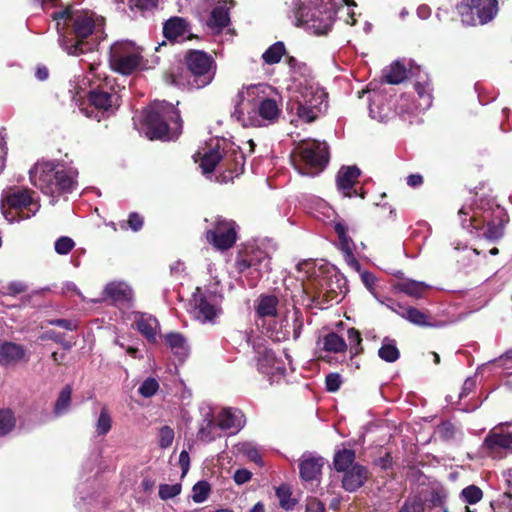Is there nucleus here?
<instances>
[{"mask_svg":"<svg viewBox=\"0 0 512 512\" xmlns=\"http://www.w3.org/2000/svg\"><path fill=\"white\" fill-rule=\"evenodd\" d=\"M291 319H292V324H291L292 337L294 340H297L301 335V331H302V327H303V318H302L301 313L298 310H294L291 315ZM287 326L290 327V325L288 323H287Z\"/></svg>","mask_w":512,"mask_h":512,"instance_id":"obj_52","label":"nucleus"},{"mask_svg":"<svg viewBox=\"0 0 512 512\" xmlns=\"http://www.w3.org/2000/svg\"><path fill=\"white\" fill-rule=\"evenodd\" d=\"M299 278L304 281L305 279L311 282L318 294V297H325L327 301L340 302L344 297L345 291L340 286H337V291L333 285L331 278L328 276V268L325 265H318L314 260H304L297 265Z\"/></svg>","mask_w":512,"mask_h":512,"instance_id":"obj_8","label":"nucleus"},{"mask_svg":"<svg viewBox=\"0 0 512 512\" xmlns=\"http://www.w3.org/2000/svg\"><path fill=\"white\" fill-rule=\"evenodd\" d=\"M462 22L466 25L486 24L498 12L497 0H462L458 5Z\"/></svg>","mask_w":512,"mask_h":512,"instance_id":"obj_14","label":"nucleus"},{"mask_svg":"<svg viewBox=\"0 0 512 512\" xmlns=\"http://www.w3.org/2000/svg\"><path fill=\"white\" fill-rule=\"evenodd\" d=\"M2 213L9 222L29 219L40 209L36 193L27 188H14L2 195Z\"/></svg>","mask_w":512,"mask_h":512,"instance_id":"obj_6","label":"nucleus"},{"mask_svg":"<svg viewBox=\"0 0 512 512\" xmlns=\"http://www.w3.org/2000/svg\"><path fill=\"white\" fill-rule=\"evenodd\" d=\"M276 496L282 508L289 510L295 506V501L291 498V491L288 486L281 485L276 489Z\"/></svg>","mask_w":512,"mask_h":512,"instance_id":"obj_46","label":"nucleus"},{"mask_svg":"<svg viewBox=\"0 0 512 512\" xmlns=\"http://www.w3.org/2000/svg\"><path fill=\"white\" fill-rule=\"evenodd\" d=\"M220 430L229 431L231 434L238 432L243 427V415L238 410L224 408L217 416Z\"/></svg>","mask_w":512,"mask_h":512,"instance_id":"obj_26","label":"nucleus"},{"mask_svg":"<svg viewBox=\"0 0 512 512\" xmlns=\"http://www.w3.org/2000/svg\"><path fill=\"white\" fill-rule=\"evenodd\" d=\"M343 488L353 492L359 489L367 479V470L365 467L355 464L350 469L344 471Z\"/></svg>","mask_w":512,"mask_h":512,"instance_id":"obj_29","label":"nucleus"},{"mask_svg":"<svg viewBox=\"0 0 512 512\" xmlns=\"http://www.w3.org/2000/svg\"><path fill=\"white\" fill-rule=\"evenodd\" d=\"M104 294L113 303H123L131 300L132 289L124 282H112L106 285Z\"/></svg>","mask_w":512,"mask_h":512,"instance_id":"obj_30","label":"nucleus"},{"mask_svg":"<svg viewBox=\"0 0 512 512\" xmlns=\"http://www.w3.org/2000/svg\"><path fill=\"white\" fill-rule=\"evenodd\" d=\"M112 427V417L106 407H102L95 424V431L98 436L108 434Z\"/></svg>","mask_w":512,"mask_h":512,"instance_id":"obj_42","label":"nucleus"},{"mask_svg":"<svg viewBox=\"0 0 512 512\" xmlns=\"http://www.w3.org/2000/svg\"><path fill=\"white\" fill-rule=\"evenodd\" d=\"M355 452L351 449L338 451L334 456V467L337 471H346L354 464Z\"/></svg>","mask_w":512,"mask_h":512,"instance_id":"obj_37","label":"nucleus"},{"mask_svg":"<svg viewBox=\"0 0 512 512\" xmlns=\"http://www.w3.org/2000/svg\"><path fill=\"white\" fill-rule=\"evenodd\" d=\"M347 335L351 351L353 352V354H358L360 351V344L362 341L360 333L356 329L350 328L347 331Z\"/></svg>","mask_w":512,"mask_h":512,"instance_id":"obj_53","label":"nucleus"},{"mask_svg":"<svg viewBox=\"0 0 512 512\" xmlns=\"http://www.w3.org/2000/svg\"><path fill=\"white\" fill-rule=\"evenodd\" d=\"M77 177H78V171L76 168L72 166L66 165V194L72 193L77 189L78 183H77Z\"/></svg>","mask_w":512,"mask_h":512,"instance_id":"obj_51","label":"nucleus"},{"mask_svg":"<svg viewBox=\"0 0 512 512\" xmlns=\"http://www.w3.org/2000/svg\"><path fill=\"white\" fill-rule=\"evenodd\" d=\"M259 354L257 360L259 372L266 375L270 383L279 382L285 376L287 366L291 365L290 357L285 354L284 358H277L272 350L266 348Z\"/></svg>","mask_w":512,"mask_h":512,"instance_id":"obj_18","label":"nucleus"},{"mask_svg":"<svg viewBox=\"0 0 512 512\" xmlns=\"http://www.w3.org/2000/svg\"><path fill=\"white\" fill-rule=\"evenodd\" d=\"M407 76L406 69L399 62L391 64L384 74V78L389 84H399Z\"/></svg>","mask_w":512,"mask_h":512,"instance_id":"obj_41","label":"nucleus"},{"mask_svg":"<svg viewBox=\"0 0 512 512\" xmlns=\"http://www.w3.org/2000/svg\"><path fill=\"white\" fill-rule=\"evenodd\" d=\"M285 52L284 43L276 42L262 54V59L266 64L273 65L280 62Z\"/></svg>","mask_w":512,"mask_h":512,"instance_id":"obj_40","label":"nucleus"},{"mask_svg":"<svg viewBox=\"0 0 512 512\" xmlns=\"http://www.w3.org/2000/svg\"><path fill=\"white\" fill-rule=\"evenodd\" d=\"M505 212L499 207H489L486 209L477 208L473 211L469 219V225H466V220H461L464 228L472 227L476 231L483 230L481 235L488 240H497L502 237ZM480 236V234H478Z\"/></svg>","mask_w":512,"mask_h":512,"instance_id":"obj_9","label":"nucleus"},{"mask_svg":"<svg viewBox=\"0 0 512 512\" xmlns=\"http://www.w3.org/2000/svg\"><path fill=\"white\" fill-rule=\"evenodd\" d=\"M164 36L172 41H185L192 37L187 21L181 17H172L163 27Z\"/></svg>","mask_w":512,"mask_h":512,"instance_id":"obj_23","label":"nucleus"},{"mask_svg":"<svg viewBox=\"0 0 512 512\" xmlns=\"http://www.w3.org/2000/svg\"><path fill=\"white\" fill-rule=\"evenodd\" d=\"M360 176V170L356 166L342 167L336 177L337 188L345 197L357 195L355 184Z\"/></svg>","mask_w":512,"mask_h":512,"instance_id":"obj_21","label":"nucleus"},{"mask_svg":"<svg viewBox=\"0 0 512 512\" xmlns=\"http://www.w3.org/2000/svg\"><path fill=\"white\" fill-rule=\"evenodd\" d=\"M142 119L141 133L150 140H173L182 131L179 111L166 101H154L143 111Z\"/></svg>","mask_w":512,"mask_h":512,"instance_id":"obj_5","label":"nucleus"},{"mask_svg":"<svg viewBox=\"0 0 512 512\" xmlns=\"http://www.w3.org/2000/svg\"><path fill=\"white\" fill-rule=\"evenodd\" d=\"M159 0H129L131 9L151 10L156 8Z\"/></svg>","mask_w":512,"mask_h":512,"instance_id":"obj_55","label":"nucleus"},{"mask_svg":"<svg viewBox=\"0 0 512 512\" xmlns=\"http://www.w3.org/2000/svg\"><path fill=\"white\" fill-rule=\"evenodd\" d=\"M482 449L494 458L512 454V421L494 426L486 435Z\"/></svg>","mask_w":512,"mask_h":512,"instance_id":"obj_16","label":"nucleus"},{"mask_svg":"<svg viewBox=\"0 0 512 512\" xmlns=\"http://www.w3.org/2000/svg\"><path fill=\"white\" fill-rule=\"evenodd\" d=\"M401 317L416 326L440 327L441 324L431 321L430 316L415 307H408V310H401Z\"/></svg>","mask_w":512,"mask_h":512,"instance_id":"obj_33","label":"nucleus"},{"mask_svg":"<svg viewBox=\"0 0 512 512\" xmlns=\"http://www.w3.org/2000/svg\"><path fill=\"white\" fill-rule=\"evenodd\" d=\"M378 355L382 360L392 363L399 358L400 352L396 347V343L394 340L384 338V340L382 341V346L378 351Z\"/></svg>","mask_w":512,"mask_h":512,"instance_id":"obj_38","label":"nucleus"},{"mask_svg":"<svg viewBox=\"0 0 512 512\" xmlns=\"http://www.w3.org/2000/svg\"><path fill=\"white\" fill-rule=\"evenodd\" d=\"M415 91L417 93V100L413 107L409 108L410 112H424L432 105V88L428 80L423 82L418 81L415 83Z\"/></svg>","mask_w":512,"mask_h":512,"instance_id":"obj_28","label":"nucleus"},{"mask_svg":"<svg viewBox=\"0 0 512 512\" xmlns=\"http://www.w3.org/2000/svg\"><path fill=\"white\" fill-rule=\"evenodd\" d=\"M300 6L295 10L296 25L314 35L326 34L332 27L334 17L337 13L345 10L351 21L355 24L350 6L355 3L350 0H300Z\"/></svg>","mask_w":512,"mask_h":512,"instance_id":"obj_4","label":"nucleus"},{"mask_svg":"<svg viewBox=\"0 0 512 512\" xmlns=\"http://www.w3.org/2000/svg\"><path fill=\"white\" fill-rule=\"evenodd\" d=\"M238 230L234 220L217 216L206 230V239L216 250L226 251L236 243Z\"/></svg>","mask_w":512,"mask_h":512,"instance_id":"obj_15","label":"nucleus"},{"mask_svg":"<svg viewBox=\"0 0 512 512\" xmlns=\"http://www.w3.org/2000/svg\"><path fill=\"white\" fill-rule=\"evenodd\" d=\"M460 497L465 503L473 505L481 501L483 492L478 486L469 485L461 491Z\"/></svg>","mask_w":512,"mask_h":512,"instance_id":"obj_43","label":"nucleus"},{"mask_svg":"<svg viewBox=\"0 0 512 512\" xmlns=\"http://www.w3.org/2000/svg\"><path fill=\"white\" fill-rule=\"evenodd\" d=\"M15 417L10 410L0 409V436L9 433L15 426Z\"/></svg>","mask_w":512,"mask_h":512,"instance_id":"obj_44","label":"nucleus"},{"mask_svg":"<svg viewBox=\"0 0 512 512\" xmlns=\"http://www.w3.org/2000/svg\"><path fill=\"white\" fill-rule=\"evenodd\" d=\"M288 67V109L302 121L311 123L326 112L328 95L313 79L305 63L289 57Z\"/></svg>","mask_w":512,"mask_h":512,"instance_id":"obj_1","label":"nucleus"},{"mask_svg":"<svg viewBox=\"0 0 512 512\" xmlns=\"http://www.w3.org/2000/svg\"><path fill=\"white\" fill-rule=\"evenodd\" d=\"M186 62L190 73L187 85L190 88H203L212 82L216 64L211 56L203 51L194 50L187 54Z\"/></svg>","mask_w":512,"mask_h":512,"instance_id":"obj_12","label":"nucleus"},{"mask_svg":"<svg viewBox=\"0 0 512 512\" xmlns=\"http://www.w3.org/2000/svg\"><path fill=\"white\" fill-rule=\"evenodd\" d=\"M134 325L148 341H156L159 332V323L155 317L149 314H137Z\"/></svg>","mask_w":512,"mask_h":512,"instance_id":"obj_27","label":"nucleus"},{"mask_svg":"<svg viewBox=\"0 0 512 512\" xmlns=\"http://www.w3.org/2000/svg\"><path fill=\"white\" fill-rule=\"evenodd\" d=\"M323 349L328 352L340 353L347 348L345 340L336 333H329L322 339Z\"/></svg>","mask_w":512,"mask_h":512,"instance_id":"obj_36","label":"nucleus"},{"mask_svg":"<svg viewBox=\"0 0 512 512\" xmlns=\"http://www.w3.org/2000/svg\"><path fill=\"white\" fill-rule=\"evenodd\" d=\"M323 465L324 458L311 453L303 454L299 464L301 478L306 482L317 480Z\"/></svg>","mask_w":512,"mask_h":512,"instance_id":"obj_24","label":"nucleus"},{"mask_svg":"<svg viewBox=\"0 0 512 512\" xmlns=\"http://www.w3.org/2000/svg\"><path fill=\"white\" fill-rule=\"evenodd\" d=\"M164 340L172 353L179 359H184L190 352L186 338L178 332H170L164 336Z\"/></svg>","mask_w":512,"mask_h":512,"instance_id":"obj_31","label":"nucleus"},{"mask_svg":"<svg viewBox=\"0 0 512 512\" xmlns=\"http://www.w3.org/2000/svg\"><path fill=\"white\" fill-rule=\"evenodd\" d=\"M219 141H216L215 146L212 144L208 147L201 148L194 155L195 162L199 163L203 174H209L214 171L217 164L222 159V154L219 151Z\"/></svg>","mask_w":512,"mask_h":512,"instance_id":"obj_22","label":"nucleus"},{"mask_svg":"<svg viewBox=\"0 0 512 512\" xmlns=\"http://www.w3.org/2000/svg\"><path fill=\"white\" fill-rule=\"evenodd\" d=\"M179 465L182 469V477L185 476L190 467V457L187 451L183 450L179 455Z\"/></svg>","mask_w":512,"mask_h":512,"instance_id":"obj_64","label":"nucleus"},{"mask_svg":"<svg viewBox=\"0 0 512 512\" xmlns=\"http://www.w3.org/2000/svg\"><path fill=\"white\" fill-rule=\"evenodd\" d=\"M326 388L329 392H336L342 383L341 376L337 373H330L326 376Z\"/></svg>","mask_w":512,"mask_h":512,"instance_id":"obj_56","label":"nucleus"},{"mask_svg":"<svg viewBox=\"0 0 512 512\" xmlns=\"http://www.w3.org/2000/svg\"><path fill=\"white\" fill-rule=\"evenodd\" d=\"M360 276H361V280H362L363 284L365 285V287L371 293H374L373 290H374V285H375V282H376L375 276L372 273H369L367 271L361 272Z\"/></svg>","mask_w":512,"mask_h":512,"instance_id":"obj_59","label":"nucleus"},{"mask_svg":"<svg viewBox=\"0 0 512 512\" xmlns=\"http://www.w3.org/2000/svg\"><path fill=\"white\" fill-rule=\"evenodd\" d=\"M305 512H325V506L319 500L312 498L307 501Z\"/></svg>","mask_w":512,"mask_h":512,"instance_id":"obj_61","label":"nucleus"},{"mask_svg":"<svg viewBox=\"0 0 512 512\" xmlns=\"http://www.w3.org/2000/svg\"><path fill=\"white\" fill-rule=\"evenodd\" d=\"M27 290V287L22 282H12L7 286V293L9 295L15 296L17 294L23 293Z\"/></svg>","mask_w":512,"mask_h":512,"instance_id":"obj_63","label":"nucleus"},{"mask_svg":"<svg viewBox=\"0 0 512 512\" xmlns=\"http://www.w3.org/2000/svg\"><path fill=\"white\" fill-rule=\"evenodd\" d=\"M141 49L131 41H117L110 48V66L123 75L137 70L141 65Z\"/></svg>","mask_w":512,"mask_h":512,"instance_id":"obj_13","label":"nucleus"},{"mask_svg":"<svg viewBox=\"0 0 512 512\" xmlns=\"http://www.w3.org/2000/svg\"><path fill=\"white\" fill-rule=\"evenodd\" d=\"M252 477V474L250 471L246 470V469H238L235 473H234V481L237 483V484H244L246 482H248Z\"/></svg>","mask_w":512,"mask_h":512,"instance_id":"obj_62","label":"nucleus"},{"mask_svg":"<svg viewBox=\"0 0 512 512\" xmlns=\"http://www.w3.org/2000/svg\"><path fill=\"white\" fill-rule=\"evenodd\" d=\"M343 254L345 262L348 264V266L357 272H361V265L355 258L354 251L345 252Z\"/></svg>","mask_w":512,"mask_h":512,"instance_id":"obj_60","label":"nucleus"},{"mask_svg":"<svg viewBox=\"0 0 512 512\" xmlns=\"http://www.w3.org/2000/svg\"><path fill=\"white\" fill-rule=\"evenodd\" d=\"M430 286L424 282L406 279L397 284V289L415 299L424 297Z\"/></svg>","mask_w":512,"mask_h":512,"instance_id":"obj_34","label":"nucleus"},{"mask_svg":"<svg viewBox=\"0 0 512 512\" xmlns=\"http://www.w3.org/2000/svg\"><path fill=\"white\" fill-rule=\"evenodd\" d=\"M174 430L170 426H162L158 431V444L160 448L167 449L174 441Z\"/></svg>","mask_w":512,"mask_h":512,"instance_id":"obj_47","label":"nucleus"},{"mask_svg":"<svg viewBox=\"0 0 512 512\" xmlns=\"http://www.w3.org/2000/svg\"><path fill=\"white\" fill-rule=\"evenodd\" d=\"M71 27L66 37V54L80 56L93 52L102 39L104 18L92 11L74 10L66 5V27Z\"/></svg>","mask_w":512,"mask_h":512,"instance_id":"obj_3","label":"nucleus"},{"mask_svg":"<svg viewBox=\"0 0 512 512\" xmlns=\"http://www.w3.org/2000/svg\"><path fill=\"white\" fill-rule=\"evenodd\" d=\"M88 95L89 102L96 112H94V110L89 111L85 108H80L87 117H93L100 121V114H111L117 106L118 96L116 94L102 90H91Z\"/></svg>","mask_w":512,"mask_h":512,"instance_id":"obj_19","label":"nucleus"},{"mask_svg":"<svg viewBox=\"0 0 512 512\" xmlns=\"http://www.w3.org/2000/svg\"><path fill=\"white\" fill-rule=\"evenodd\" d=\"M243 452L251 461L255 462L256 464L260 466L263 464L261 455L259 454L257 449L251 446L250 444L243 445Z\"/></svg>","mask_w":512,"mask_h":512,"instance_id":"obj_57","label":"nucleus"},{"mask_svg":"<svg viewBox=\"0 0 512 512\" xmlns=\"http://www.w3.org/2000/svg\"><path fill=\"white\" fill-rule=\"evenodd\" d=\"M281 97L267 84L243 86L237 93L233 117L243 127H268L280 117Z\"/></svg>","mask_w":512,"mask_h":512,"instance_id":"obj_2","label":"nucleus"},{"mask_svg":"<svg viewBox=\"0 0 512 512\" xmlns=\"http://www.w3.org/2000/svg\"><path fill=\"white\" fill-rule=\"evenodd\" d=\"M369 113L371 118L376 119L380 122H384L388 120L390 111L388 108H385L384 106H380L376 103L375 100H372V102L369 105Z\"/></svg>","mask_w":512,"mask_h":512,"instance_id":"obj_50","label":"nucleus"},{"mask_svg":"<svg viewBox=\"0 0 512 512\" xmlns=\"http://www.w3.org/2000/svg\"><path fill=\"white\" fill-rule=\"evenodd\" d=\"M236 266L239 272L246 270L257 272L259 275L271 270V253L265 244L246 247L239 253Z\"/></svg>","mask_w":512,"mask_h":512,"instance_id":"obj_17","label":"nucleus"},{"mask_svg":"<svg viewBox=\"0 0 512 512\" xmlns=\"http://www.w3.org/2000/svg\"><path fill=\"white\" fill-rule=\"evenodd\" d=\"M334 230L338 236L339 248L345 253L349 251L355 250L354 241L347 234V227L342 222H336L334 225Z\"/></svg>","mask_w":512,"mask_h":512,"instance_id":"obj_39","label":"nucleus"},{"mask_svg":"<svg viewBox=\"0 0 512 512\" xmlns=\"http://www.w3.org/2000/svg\"><path fill=\"white\" fill-rule=\"evenodd\" d=\"M159 389V384L155 378H147L140 385L138 392L141 396L145 398L152 397L156 394Z\"/></svg>","mask_w":512,"mask_h":512,"instance_id":"obj_48","label":"nucleus"},{"mask_svg":"<svg viewBox=\"0 0 512 512\" xmlns=\"http://www.w3.org/2000/svg\"><path fill=\"white\" fill-rule=\"evenodd\" d=\"M304 168L297 167L301 175L314 176L328 163V146L325 142L308 140L299 143L295 149Z\"/></svg>","mask_w":512,"mask_h":512,"instance_id":"obj_11","label":"nucleus"},{"mask_svg":"<svg viewBox=\"0 0 512 512\" xmlns=\"http://www.w3.org/2000/svg\"><path fill=\"white\" fill-rule=\"evenodd\" d=\"M234 5L233 1H223L220 2L210 14V17L207 21L208 27H210L215 32H220L223 28H225L229 22V9Z\"/></svg>","mask_w":512,"mask_h":512,"instance_id":"obj_25","label":"nucleus"},{"mask_svg":"<svg viewBox=\"0 0 512 512\" xmlns=\"http://www.w3.org/2000/svg\"><path fill=\"white\" fill-rule=\"evenodd\" d=\"M31 183L44 194L50 195L52 203L64 193V165L57 162H38L29 171Z\"/></svg>","mask_w":512,"mask_h":512,"instance_id":"obj_7","label":"nucleus"},{"mask_svg":"<svg viewBox=\"0 0 512 512\" xmlns=\"http://www.w3.org/2000/svg\"><path fill=\"white\" fill-rule=\"evenodd\" d=\"M24 357V349L21 345L4 342L0 345V365L7 366L17 363Z\"/></svg>","mask_w":512,"mask_h":512,"instance_id":"obj_32","label":"nucleus"},{"mask_svg":"<svg viewBox=\"0 0 512 512\" xmlns=\"http://www.w3.org/2000/svg\"><path fill=\"white\" fill-rule=\"evenodd\" d=\"M399 512H424L423 502L418 498L407 500Z\"/></svg>","mask_w":512,"mask_h":512,"instance_id":"obj_54","label":"nucleus"},{"mask_svg":"<svg viewBox=\"0 0 512 512\" xmlns=\"http://www.w3.org/2000/svg\"><path fill=\"white\" fill-rule=\"evenodd\" d=\"M209 493V483L206 481H199L192 488V499L195 503H202L208 498Z\"/></svg>","mask_w":512,"mask_h":512,"instance_id":"obj_45","label":"nucleus"},{"mask_svg":"<svg viewBox=\"0 0 512 512\" xmlns=\"http://www.w3.org/2000/svg\"><path fill=\"white\" fill-rule=\"evenodd\" d=\"M202 420L199 424L197 437L199 440L209 443L221 437L219 422H215L213 408L210 405H202L200 407Z\"/></svg>","mask_w":512,"mask_h":512,"instance_id":"obj_20","label":"nucleus"},{"mask_svg":"<svg viewBox=\"0 0 512 512\" xmlns=\"http://www.w3.org/2000/svg\"><path fill=\"white\" fill-rule=\"evenodd\" d=\"M219 282L209 286L205 291L197 288L193 294V316L202 324H215L221 315L222 292L218 288Z\"/></svg>","mask_w":512,"mask_h":512,"instance_id":"obj_10","label":"nucleus"},{"mask_svg":"<svg viewBox=\"0 0 512 512\" xmlns=\"http://www.w3.org/2000/svg\"><path fill=\"white\" fill-rule=\"evenodd\" d=\"M128 225L133 231H139L143 226V217L137 213H131L128 218Z\"/></svg>","mask_w":512,"mask_h":512,"instance_id":"obj_58","label":"nucleus"},{"mask_svg":"<svg viewBox=\"0 0 512 512\" xmlns=\"http://www.w3.org/2000/svg\"><path fill=\"white\" fill-rule=\"evenodd\" d=\"M181 485L176 484H161L159 486V497L162 500H169L176 496H178L181 493Z\"/></svg>","mask_w":512,"mask_h":512,"instance_id":"obj_49","label":"nucleus"},{"mask_svg":"<svg viewBox=\"0 0 512 512\" xmlns=\"http://www.w3.org/2000/svg\"><path fill=\"white\" fill-rule=\"evenodd\" d=\"M278 299L275 296L266 295L258 299L256 307L260 317H274L277 314Z\"/></svg>","mask_w":512,"mask_h":512,"instance_id":"obj_35","label":"nucleus"}]
</instances>
